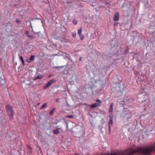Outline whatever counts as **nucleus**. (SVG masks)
Instances as JSON below:
<instances>
[{
    "label": "nucleus",
    "mask_w": 155,
    "mask_h": 155,
    "mask_svg": "<svg viewBox=\"0 0 155 155\" xmlns=\"http://www.w3.org/2000/svg\"><path fill=\"white\" fill-rule=\"evenodd\" d=\"M55 110V108H53L52 110H53V111Z\"/></svg>",
    "instance_id": "nucleus-33"
},
{
    "label": "nucleus",
    "mask_w": 155,
    "mask_h": 155,
    "mask_svg": "<svg viewBox=\"0 0 155 155\" xmlns=\"http://www.w3.org/2000/svg\"><path fill=\"white\" fill-rule=\"evenodd\" d=\"M82 30V27H81L79 29H78V34L79 35H81Z\"/></svg>",
    "instance_id": "nucleus-12"
},
{
    "label": "nucleus",
    "mask_w": 155,
    "mask_h": 155,
    "mask_svg": "<svg viewBox=\"0 0 155 155\" xmlns=\"http://www.w3.org/2000/svg\"><path fill=\"white\" fill-rule=\"evenodd\" d=\"M19 59L22 62V63L24 65H25V63L24 61L23 58V57L22 56H20L19 57Z\"/></svg>",
    "instance_id": "nucleus-11"
},
{
    "label": "nucleus",
    "mask_w": 155,
    "mask_h": 155,
    "mask_svg": "<svg viewBox=\"0 0 155 155\" xmlns=\"http://www.w3.org/2000/svg\"><path fill=\"white\" fill-rule=\"evenodd\" d=\"M147 92L144 91L139 93L137 95L138 101L141 102L147 99Z\"/></svg>",
    "instance_id": "nucleus-2"
},
{
    "label": "nucleus",
    "mask_w": 155,
    "mask_h": 155,
    "mask_svg": "<svg viewBox=\"0 0 155 155\" xmlns=\"http://www.w3.org/2000/svg\"><path fill=\"white\" fill-rule=\"evenodd\" d=\"M73 23L74 25H76L77 24V21L76 20H74L73 21Z\"/></svg>",
    "instance_id": "nucleus-18"
},
{
    "label": "nucleus",
    "mask_w": 155,
    "mask_h": 155,
    "mask_svg": "<svg viewBox=\"0 0 155 155\" xmlns=\"http://www.w3.org/2000/svg\"><path fill=\"white\" fill-rule=\"evenodd\" d=\"M30 24L31 26V28H32V25H31V22H30Z\"/></svg>",
    "instance_id": "nucleus-31"
},
{
    "label": "nucleus",
    "mask_w": 155,
    "mask_h": 155,
    "mask_svg": "<svg viewBox=\"0 0 155 155\" xmlns=\"http://www.w3.org/2000/svg\"><path fill=\"white\" fill-rule=\"evenodd\" d=\"M16 21L17 22L18 24H20V21L19 19H16Z\"/></svg>",
    "instance_id": "nucleus-22"
},
{
    "label": "nucleus",
    "mask_w": 155,
    "mask_h": 155,
    "mask_svg": "<svg viewBox=\"0 0 155 155\" xmlns=\"http://www.w3.org/2000/svg\"><path fill=\"white\" fill-rule=\"evenodd\" d=\"M117 23H116V24H114V25H116Z\"/></svg>",
    "instance_id": "nucleus-37"
},
{
    "label": "nucleus",
    "mask_w": 155,
    "mask_h": 155,
    "mask_svg": "<svg viewBox=\"0 0 155 155\" xmlns=\"http://www.w3.org/2000/svg\"><path fill=\"white\" fill-rule=\"evenodd\" d=\"M55 82V81L54 79L50 80L48 81L47 84L43 87V89H46L50 87L51 84Z\"/></svg>",
    "instance_id": "nucleus-5"
},
{
    "label": "nucleus",
    "mask_w": 155,
    "mask_h": 155,
    "mask_svg": "<svg viewBox=\"0 0 155 155\" xmlns=\"http://www.w3.org/2000/svg\"><path fill=\"white\" fill-rule=\"evenodd\" d=\"M96 102L98 103H95L91 105L90 106V108L91 109H92L93 108L97 107L98 106H101V100H99L97 99L96 100Z\"/></svg>",
    "instance_id": "nucleus-4"
},
{
    "label": "nucleus",
    "mask_w": 155,
    "mask_h": 155,
    "mask_svg": "<svg viewBox=\"0 0 155 155\" xmlns=\"http://www.w3.org/2000/svg\"><path fill=\"white\" fill-rule=\"evenodd\" d=\"M35 19H39V18H36Z\"/></svg>",
    "instance_id": "nucleus-34"
},
{
    "label": "nucleus",
    "mask_w": 155,
    "mask_h": 155,
    "mask_svg": "<svg viewBox=\"0 0 155 155\" xmlns=\"http://www.w3.org/2000/svg\"><path fill=\"white\" fill-rule=\"evenodd\" d=\"M32 31H33V32L35 33V34H39L40 33V32H35L32 29Z\"/></svg>",
    "instance_id": "nucleus-25"
},
{
    "label": "nucleus",
    "mask_w": 155,
    "mask_h": 155,
    "mask_svg": "<svg viewBox=\"0 0 155 155\" xmlns=\"http://www.w3.org/2000/svg\"><path fill=\"white\" fill-rule=\"evenodd\" d=\"M59 128H58L56 129H54L53 131V132L55 134H57L59 133Z\"/></svg>",
    "instance_id": "nucleus-9"
},
{
    "label": "nucleus",
    "mask_w": 155,
    "mask_h": 155,
    "mask_svg": "<svg viewBox=\"0 0 155 155\" xmlns=\"http://www.w3.org/2000/svg\"><path fill=\"white\" fill-rule=\"evenodd\" d=\"M27 61L28 63H31V61L30 60V59H27Z\"/></svg>",
    "instance_id": "nucleus-26"
},
{
    "label": "nucleus",
    "mask_w": 155,
    "mask_h": 155,
    "mask_svg": "<svg viewBox=\"0 0 155 155\" xmlns=\"http://www.w3.org/2000/svg\"><path fill=\"white\" fill-rule=\"evenodd\" d=\"M63 67V66H59V67H56L55 68H62Z\"/></svg>",
    "instance_id": "nucleus-28"
},
{
    "label": "nucleus",
    "mask_w": 155,
    "mask_h": 155,
    "mask_svg": "<svg viewBox=\"0 0 155 155\" xmlns=\"http://www.w3.org/2000/svg\"><path fill=\"white\" fill-rule=\"evenodd\" d=\"M5 108L8 112L10 113V117H13L14 113V111L12 110V107L9 105H6Z\"/></svg>",
    "instance_id": "nucleus-3"
},
{
    "label": "nucleus",
    "mask_w": 155,
    "mask_h": 155,
    "mask_svg": "<svg viewBox=\"0 0 155 155\" xmlns=\"http://www.w3.org/2000/svg\"><path fill=\"white\" fill-rule=\"evenodd\" d=\"M43 78V76L42 75H39L36 76L34 79V80L37 79H40Z\"/></svg>",
    "instance_id": "nucleus-10"
},
{
    "label": "nucleus",
    "mask_w": 155,
    "mask_h": 155,
    "mask_svg": "<svg viewBox=\"0 0 155 155\" xmlns=\"http://www.w3.org/2000/svg\"><path fill=\"white\" fill-rule=\"evenodd\" d=\"M153 146L144 147L142 148L139 147L136 149H129L126 152L117 151L115 152L108 153L104 155H133L135 153H140L144 154H147L154 150ZM75 155H78L76 154Z\"/></svg>",
    "instance_id": "nucleus-1"
},
{
    "label": "nucleus",
    "mask_w": 155,
    "mask_h": 155,
    "mask_svg": "<svg viewBox=\"0 0 155 155\" xmlns=\"http://www.w3.org/2000/svg\"><path fill=\"white\" fill-rule=\"evenodd\" d=\"M72 0H67L66 3L68 4H69L72 2Z\"/></svg>",
    "instance_id": "nucleus-21"
},
{
    "label": "nucleus",
    "mask_w": 155,
    "mask_h": 155,
    "mask_svg": "<svg viewBox=\"0 0 155 155\" xmlns=\"http://www.w3.org/2000/svg\"><path fill=\"white\" fill-rule=\"evenodd\" d=\"M66 117L72 118L74 117V116L73 115H67L66 116Z\"/></svg>",
    "instance_id": "nucleus-20"
},
{
    "label": "nucleus",
    "mask_w": 155,
    "mask_h": 155,
    "mask_svg": "<svg viewBox=\"0 0 155 155\" xmlns=\"http://www.w3.org/2000/svg\"><path fill=\"white\" fill-rule=\"evenodd\" d=\"M28 37L31 39H34L35 38V36L32 35H28Z\"/></svg>",
    "instance_id": "nucleus-16"
},
{
    "label": "nucleus",
    "mask_w": 155,
    "mask_h": 155,
    "mask_svg": "<svg viewBox=\"0 0 155 155\" xmlns=\"http://www.w3.org/2000/svg\"><path fill=\"white\" fill-rule=\"evenodd\" d=\"M81 58H82L80 57V58L79 60H81Z\"/></svg>",
    "instance_id": "nucleus-32"
},
{
    "label": "nucleus",
    "mask_w": 155,
    "mask_h": 155,
    "mask_svg": "<svg viewBox=\"0 0 155 155\" xmlns=\"http://www.w3.org/2000/svg\"><path fill=\"white\" fill-rule=\"evenodd\" d=\"M35 56L34 55H32L31 56L30 58V60H31V61H34L35 59Z\"/></svg>",
    "instance_id": "nucleus-15"
},
{
    "label": "nucleus",
    "mask_w": 155,
    "mask_h": 155,
    "mask_svg": "<svg viewBox=\"0 0 155 155\" xmlns=\"http://www.w3.org/2000/svg\"><path fill=\"white\" fill-rule=\"evenodd\" d=\"M119 14L118 12L116 13L114 15V20L115 21L119 20Z\"/></svg>",
    "instance_id": "nucleus-6"
},
{
    "label": "nucleus",
    "mask_w": 155,
    "mask_h": 155,
    "mask_svg": "<svg viewBox=\"0 0 155 155\" xmlns=\"http://www.w3.org/2000/svg\"><path fill=\"white\" fill-rule=\"evenodd\" d=\"M5 83V81L3 79L0 78V84L1 85Z\"/></svg>",
    "instance_id": "nucleus-13"
},
{
    "label": "nucleus",
    "mask_w": 155,
    "mask_h": 155,
    "mask_svg": "<svg viewBox=\"0 0 155 155\" xmlns=\"http://www.w3.org/2000/svg\"><path fill=\"white\" fill-rule=\"evenodd\" d=\"M60 100V99L59 98H57L56 100V102H58V101L59 100Z\"/></svg>",
    "instance_id": "nucleus-29"
},
{
    "label": "nucleus",
    "mask_w": 155,
    "mask_h": 155,
    "mask_svg": "<svg viewBox=\"0 0 155 155\" xmlns=\"http://www.w3.org/2000/svg\"><path fill=\"white\" fill-rule=\"evenodd\" d=\"M76 33H72V35L74 37H76Z\"/></svg>",
    "instance_id": "nucleus-24"
},
{
    "label": "nucleus",
    "mask_w": 155,
    "mask_h": 155,
    "mask_svg": "<svg viewBox=\"0 0 155 155\" xmlns=\"http://www.w3.org/2000/svg\"><path fill=\"white\" fill-rule=\"evenodd\" d=\"M110 121L109 122V129H110V127H112L113 125V119H109Z\"/></svg>",
    "instance_id": "nucleus-7"
},
{
    "label": "nucleus",
    "mask_w": 155,
    "mask_h": 155,
    "mask_svg": "<svg viewBox=\"0 0 155 155\" xmlns=\"http://www.w3.org/2000/svg\"><path fill=\"white\" fill-rule=\"evenodd\" d=\"M113 110V103H111L110 104V107L109 110V113L112 111Z\"/></svg>",
    "instance_id": "nucleus-8"
},
{
    "label": "nucleus",
    "mask_w": 155,
    "mask_h": 155,
    "mask_svg": "<svg viewBox=\"0 0 155 155\" xmlns=\"http://www.w3.org/2000/svg\"><path fill=\"white\" fill-rule=\"evenodd\" d=\"M53 114V110H51L50 113V115H52Z\"/></svg>",
    "instance_id": "nucleus-23"
},
{
    "label": "nucleus",
    "mask_w": 155,
    "mask_h": 155,
    "mask_svg": "<svg viewBox=\"0 0 155 155\" xmlns=\"http://www.w3.org/2000/svg\"><path fill=\"white\" fill-rule=\"evenodd\" d=\"M117 23H116V24H114V25H116Z\"/></svg>",
    "instance_id": "nucleus-36"
},
{
    "label": "nucleus",
    "mask_w": 155,
    "mask_h": 155,
    "mask_svg": "<svg viewBox=\"0 0 155 155\" xmlns=\"http://www.w3.org/2000/svg\"><path fill=\"white\" fill-rule=\"evenodd\" d=\"M47 104L46 103H45L42 105V107H41L40 109H42L43 108H45L46 107Z\"/></svg>",
    "instance_id": "nucleus-14"
},
{
    "label": "nucleus",
    "mask_w": 155,
    "mask_h": 155,
    "mask_svg": "<svg viewBox=\"0 0 155 155\" xmlns=\"http://www.w3.org/2000/svg\"><path fill=\"white\" fill-rule=\"evenodd\" d=\"M50 76H51V75L49 76V77H50Z\"/></svg>",
    "instance_id": "nucleus-38"
},
{
    "label": "nucleus",
    "mask_w": 155,
    "mask_h": 155,
    "mask_svg": "<svg viewBox=\"0 0 155 155\" xmlns=\"http://www.w3.org/2000/svg\"><path fill=\"white\" fill-rule=\"evenodd\" d=\"M81 39V40H83L84 38V36L83 35H79Z\"/></svg>",
    "instance_id": "nucleus-19"
},
{
    "label": "nucleus",
    "mask_w": 155,
    "mask_h": 155,
    "mask_svg": "<svg viewBox=\"0 0 155 155\" xmlns=\"http://www.w3.org/2000/svg\"><path fill=\"white\" fill-rule=\"evenodd\" d=\"M117 23H116V24H114V25H116Z\"/></svg>",
    "instance_id": "nucleus-35"
},
{
    "label": "nucleus",
    "mask_w": 155,
    "mask_h": 155,
    "mask_svg": "<svg viewBox=\"0 0 155 155\" xmlns=\"http://www.w3.org/2000/svg\"><path fill=\"white\" fill-rule=\"evenodd\" d=\"M25 33L26 35H28V33H29V31H26Z\"/></svg>",
    "instance_id": "nucleus-27"
},
{
    "label": "nucleus",
    "mask_w": 155,
    "mask_h": 155,
    "mask_svg": "<svg viewBox=\"0 0 155 155\" xmlns=\"http://www.w3.org/2000/svg\"><path fill=\"white\" fill-rule=\"evenodd\" d=\"M113 114L112 113L110 114L109 115V119H113Z\"/></svg>",
    "instance_id": "nucleus-17"
},
{
    "label": "nucleus",
    "mask_w": 155,
    "mask_h": 155,
    "mask_svg": "<svg viewBox=\"0 0 155 155\" xmlns=\"http://www.w3.org/2000/svg\"><path fill=\"white\" fill-rule=\"evenodd\" d=\"M50 76H51V75L49 76V77H50Z\"/></svg>",
    "instance_id": "nucleus-39"
},
{
    "label": "nucleus",
    "mask_w": 155,
    "mask_h": 155,
    "mask_svg": "<svg viewBox=\"0 0 155 155\" xmlns=\"http://www.w3.org/2000/svg\"><path fill=\"white\" fill-rule=\"evenodd\" d=\"M70 83L71 84H74V82L73 81H71L70 82Z\"/></svg>",
    "instance_id": "nucleus-30"
}]
</instances>
